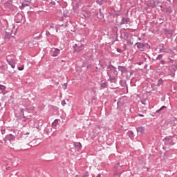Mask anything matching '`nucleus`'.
Returning a JSON list of instances; mask_svg holds the SVG:
<instances>
[{
	"instance_id": "nucleus-43",
	"label": "nucleus",
	"mask_w": 177,
	"mask_h": 177,
	"mask_svg": "<svg viewBox=\"0 0 177 177\" xmlns=\"http://www.w3.org/2000/svg\"><path fill=\"white\" fill-rule=\"evenodd\" d=\"M80 48H84V45H82V46H80Z\"/></svg>"
},
{
	"instance_id": "nucleus-45",
	"label": "nucleus",
	"mask_w": 177,
	"mask_h": 177,
	"mask_svg": "<svg viewBox=\"0 0 177 177\" xmlns=\"http://www.w3.org/2000/svg\"><path fill=\"white\" fill-rule=\"evenodd\" d=\"M168 1V2H171V0H167Z\"/></svg>"
},
{
	"instance_id": "nucleus-30",
	"label": "nucleus",
	"mask_w": 177,
	"mask_h": 177,
	"mask_svg": "<svg viewBox=\"0 0 177 177\" xmlns=\"http://www.w3.org/2000/svg\"><path fill=\"white\" fill-rule=\"evenodd\" d=\"M117 52H118V53H122V50L118 48Z\"/></svg>"
},
{
	"instance_id": "nucleus-20",
	"label": "nucleus",
	"mask_w": 177,
	"mask_h": 177,
	"mask_svg": "<svg viewBox=\"0 0 177 177\" xmlns=\"http://www.w3.org/2000/svg\"><path fill=\"white\" fill-rule=\"evenodd\" d=\"M164 83V80L162 79H160L158 82L157 86H161Z\"/></svg>"
},
{
	"instance_id": "nucleus-22",
	"label": "nucleus",
	"mask_w": 177,
	"mask_h": 177,
	"mask_svg": "<svg viewBox=\"0 0 177 177\" xmlns=\"http://www.w3.org/2000/svg\"><path fill=\"white\" fill-rule=\"evenodd\" d=\"M3 24H4V27L8 28V20L4 19Z\"/></svg>"
},
{
	"instance_id": "nucleus-34",
	"label": "nucleus",
	"mask_w": 177,
	"mask_h": 177,
	"mask_svg": "<svg viewBox=\"0 0 177 177\" xmlns=\"http://www.w3.org/2000/svg\"><path fill=\"white\" fill-rule=\"evenodd\" d=\"M139 117H145V115L143 114H138Z\"/></svg>"
},
{
	"instance_id": "nucleus-39",
	"label": "nucleus",
	"mask_w": 177,
	"mask_h": 177,
	"mask_svg": "<svg viewBox=\"0 0 177 177\" xmlns=\"http://www.w3.org/2000/svg\"><path fill=\"white\" fill-rule=\"evenodd\" d=\"M138 40H139V41H142V38L138 37Z\"/></svg>"
},
{
	"instance_id": "nucleus-9",
	"label": "nucleus",
	"mask_w": 177,
	"mask_h": 177,
	"mask_svg": "<svg viewBox=\"0 0 177 177\" xmlns=\"http://www.w3.org/2000/svg\"><path fill=\"white\" fill-rule=\"evenodd\" d=\"M74 147L77 150H81V149H82V145H81V142H74Z\"/></svg>"
},
{
	"instance_id": "nucleus-36",
	"label": "nucleus",
	"mask_w": 177,
	"mask_h": 177,
	"mask_svg": "<svg viewBox=\"0 0 177 177\" xmlns=\"http://www.w3.org/2000/svg\"><path fill=\"white\" fill-rule=\"evenodd\" d=\"M160 63H161L162 64H164V63H165V62L164 60H162V61L160 62Z\"/></svg>"
},
{
	"instance_id": "nucleus-27",
	"label": "nucleus",
	"mask_w": 177,
	"mask_h": 177,
	"mask_svg": "<svg viewBox=\"0 0 177 177\" xmlns=\"http://www.w3.org/2000/svg\"><path fill=\"white\" fill-rule=\"evenodd\" d=\"M18 70H19V71H23V70H24V66H19V67H18Z\"/></svg>"
},
{
	"instance_id": "nucleus-14",
	"label": "nucleus",
	"mask_w": 177,
	"mask_h": 177,
	"mask_svg": "<svg viewBox=\"0 0 177 177\" xmlns=\"http://www.w3.org/2000/svg\"><path fill=\"white\" fill-rule=\"evenodd\" d=\"M100 85V89H106V88H107V83L106 82H101Z\"/></svg>"
},
{
	"instance_id": "nucleus-44",
	"label": "nucleus",
	"mask_w": 177,
	"mask_h": 177,
	"mask_svg": "<svg viewBox=\"0 0 177 177\" xmlns=\"http://www.w3.org/2000/svg\"><path fill=\"white\" fill-rule=\"evenodd\" d=\"M50 28H53V26H50Z\"/></svg>"
},
{
	"instance_id": "nucleus-1",
	"label": "nucleus",
	"mask_w": 177,
	"mask_h": 177,
	"mask_svg": "<svg viewBox=\"0 0 177 177\" xmlns=\"http://www.w3.org/2000/svg\"><path fill=\"white\" fill-rule=\"evenodd\" d=\"M177 142V138L175 136H168L165 138L166 146H174Z\"/></svg>"
},
{
	"instance_id": "nucleus-15",
	"label": "nucleus",
	"mask_w": 177,
	"mask_h": 177,
	"mask_svg": "<svg viewBox=\"0 0 177 177\" xmlns=\"http://www.w3.org/2000/svg\"><path fill=\"white\" fill-rule=\"evenodd\" d=\"M165 12H166V13H168L169 15L172 13V8L171 6L167 7L165 9Z\"/></svg>"
},
{
	"instance_id": "nucleus-26",
	"label": "nucleus",
	"mask_w": 177,
	"mask_h": 177,
	"mask_svg": "<svg viewBox=\"0 0 177 177\" xmlns=\"http://www.w3.org/2000/svg\"><path fill=\"white\" fill-rule=\"evenodd\" d=\"M62 88L64 91H66V89H67V83H64L63 85H62Z\"/></svg>"
},
{
	"instance_id": "nucleus-24",
	"label": "nucleus",
	"mask_w": 177,
	"mask_h": 177,
	"mask_svg": "<svg viewBox=\"0 0 177 177\" xmlns=\"http://www.w3.org/2000/svg\"><path fill=\"white\" fill-rule=\"evenodd\" d=\"M160 59H162V55L160 54L157 56L156 60H160Z\"/></svg>"
},
{
	"instance_id": "nucleus-48",
	"label": "nucleus",
	"mask_w": 177,
	"mask_h": 177,
	"mask_svg": "<svg viewBox=\"0 0 177 177\" xmlns=\"http://www.w3.org/2000/svg\"><path fill=\"white\" fill-rule=\"evenodd\" d=\"M127 89H128V86H127Z\"/></svg>"
},
{
	"instance_id": "nucleus-40",
	"label": "nucleus",
	"mask_w": 177,
	"mask_h": 177,
	"mask_svg": "<svg viewBox=\"0 0 177 177\" xmlns=\"http://www.w3.org/2000/svg\"><path fill=\"white\" fill-rule=\"evenodd\" d=\"M39 37L40 38H42V35H39Z\"/></svg>"
},
{
	"instance_id": "nucleus-46",
	"label": "nucleus",
	"mask_w": 177,
	"mask_h": 177,
	"mask_svg": "<svg viewBox=\"0 0 177 177\" xmlns=\"http://www.w3.org/2000/svg\"><path fill=\"white\" fill-rule=\"evenodd\" d=\"M1 106H2V104H1V102H0V107H1Z\"/></svg>"
},
{
	"instance_id": "nucleus-28",
	"label": "nucleus",
	"mask_w": 177,
	"mask_h": 177,
	"mask_svg": "<svg viewBox=\"0 0 177 177\" xmlns=\"http://www.w3.org/2000/svg\"><path fill=\"white\" fill-rule=\"evenodd\" d=\"M53 125L54 127H56V125H57V120H55L54 121V122L53 123Z\"/></svg>"
},
{
	"instance_id": "nucleus-10",
	"label": "nucleus",
	"mask_w": 177,
	"mask_h": 177,
	"mask_svg": "<svg viewBox=\"0 0 177 177\" xmlns=\"http://www.w3.org/2000/svg\"><path fill=\"white\" fill-rule=\"evenodd\" d=\"M97 19H104V15H103V13H102V10L100 9L99 10V12L97 13Z\"/></svg>"
},
{
	"instance_id": "nucleus-32",
	"label": "nucleus",
	"mask_w": 177,
	"mask_h": 177,
	"mask_svg": "<svg viewBox=\"0 0 177 177\" xmlns=\"http://www.w3.org/2000/svg\"><path fill=\"white\" fill-rule=\"evenodd\" d=\"M50 3H51V5H54V6L56 5V2H55V1H51Z\"/></svg>"
},
{
	"instance_id": "nucleus-16",
	"label": "nucleus",
	"mask_w": 177,
	"mask_h": 177,
	"mask_svg": "<svg viewBox=\"0 0 177 177\" xmlns=\"http://www.w3.org/2000/svg\"><path fill=\"white\" fill-rule=\"evenodd\" d=\"M24 111H26L24 109H21V114L23 115V118H24V121H26L27 118L24 116Z\"/></svg>"
},
{
	"instance_id": "nucleus-47",
	"label": "nucleus",
	"mask_w": 177,
	"mask_h": 177,
	"mask_svg": "<svg viewBox=\"0 0 177 177\" xmlns=\"http://www.w3.org/2000/svg\"><path fill=\"white\" fill-rule=\"evenodd\" d=\"M86 176H84L83 177H86Z\"/></svg>"
},
{
	"instance_id": "nucleus-7",
	"label": "nucleus",
	"mask_w": 177,
	"mask_h": 177,
	"mask_svg": "<svg viewBox=\"0 0 177 177\" xmlns=\"http://www.w3.org/2000/svg\"><path fill=\"white\" fill-rule=\"evenodd\" d=\"M137 132L138 135H143V133H145V127H138Z\"/></svg>"
},
{
	"instance_id": "nucleus-35",
	"label": "nucleus",
	"mask_w": 177,
	"mask_h": 177,
	"mask_svg": "<svg viewBox=\"0 0 177 177\" xmlns=\"http://www.w3.org/2000/svg\"><path fill=\"white\" fill-rule=\"evenodd\" d=\"M1 133L3 135L5 133V130H1Z\"/></svg>"
},
{
	"instance_id": "nucleus-37",
	"label": "nucleus",
	"mask_w": 177,
	"mask_h": 177,
	"mask_svg": "<svg viewBox=\"0 0 177 177\" xmlns=\"http://www.w3.org/2000/svg\"><path fill=\"white\" fill-rule=\"evenodd\" d=\"M84 17L86 19V18H88V17H89V15H84Z\"/></svg>"
},
{
	"instance_id": "nucleus-31",
	"label": "nucleus",
	"mask_w": 177,
	"mask_h": 177,
	"mask_svg": "<svg viewBox=\"0 0 177 177\" xmlns=\"http://www.w3.org/2000/svg\"><path fill=\"white\" fill-rule=\"evenodd\" d=\"M46 35L48 37V35H50V32L49 31L46 30Z\"/></svg>"
},
{
	"instance_id": "nucleus-2",
	"label": "nucleus",
	"mask_w": 177,
	"mask_h": 177,
	"mask_svg": "<svg viewBox=\"0 0 177 177\" xmlns=\"http://www.w3.org/2000/svg\"><path fill=\"white\" fill-rule=\"evenodd\" d=\"M6 61L7 63L11 66L12 68H15L16 67V60L15 59V56L8 55L6 57Z\"/></svg>"
},
{
	"instance_id": "nucleus-25",
	"label": "nucleus",
	"mask_w": 177,
	"mask_h": 177,
	"mask_svg": "<svg viewBox=\"0 0 177 177\" xmlns=\"http://www.w3.org/2000/svg\"><path fill=\"white\" fill-rule=\"evenodd\" d=\"M78 47L77 44H75V46H73L75 50H77V52H80V50H81V49H77V48Z\"/></svg>"
},
{
	"instance_id": "nucleus-12",
	"label": "nucleus",
	"mask_w": 177,
	"mask_h": 177,
	"mask_svg": "<svg viewBox=\"0 0 177 177\" xmlns=\"http://www.w3.org/2000/svg\"><path fill=\"white\" fill-rule=\"evenodd\" d=\"M109 78L108 79V81H110V82H117V79L114 76H111V75H108Z\"/></svg>"
},
{
	"instance_id": "nucleus-17",
	"label": "nucleus",
	"mask_w": 177,
	"mask_h": 177,
	"mask_svg": "<svg viewBox=\"0 0 177 177\" xmlns=\"http://www.w3.org/2000/svg\"><path fill=\"white\" fill-rule=\"evenodd\" d=\"M160 53H165L167 52V49L164 48V45L162 46V48L159 50Z\"/></svg>"
},
{
	"instance_id": "nucleus-41",
	"label": "nucleus",
	"mask_w": 177,
	"mask_h": 177,
	"mask_svg": "<svg viewBox=\"0 0 177 177\" xmlns=\"http://www.w3.org/2000/svg\"><path fill=\"white\" fill-rule=\"evenodd\" d=\"M26 135H30V133L27 132V133H26Z\"/></svg>"
},
{
	"instance_id": "nucleus-8",
	"label": "nucleus",
	"mask_w": 177,
	"mask_h": 177,
	"mask_svg": "<svg viewBox=\"0 0 177 177\" xmlns=\"http://www.w3.org/2000/svg\"><path fill=\"white\" fill-rule=\"evenodd\" d=\"M130 21L129 18L122 17L120 24H128Z\"/></svg>"
},
{
	"instance_id": "nucleus-3",
	"label": "nucleus",
	"mask_w": 177,
	"mask_h": 177,
	"mask_svg": "<svg viewBox=\"0 0 177 177\" xmlns=\"http://www.w3.org/2000/svg\"><path fill=\"white\" fill-rule=\"evenodd\" d=\"M51 56L53 57H57L60 54V49L59 48H52L51 49Z\"/></svg>"
},
{
	"instance_id": "nucleus-21",
	"label": "nucleus",
	"mask_w": 177,
	"mask_h": 177,
	"mask_svg": "<svg viewBox=\"0 0 177 177\" xmlns=\"http://www.w3.org/2000/svg\"><path fill=\"white\" fill-rule=\"evenodd\" d=\"M167 109V106H162L159 109L156 110V113H161L162 110Z\"/></svg>"
},
{
	"instance_id": "nucleus-6",
	"label": "nucleus",
	"mask_w": 177,
	"mask_h": 177,
	"mask_svg": "<svg viewBox=\"0 0 177 177\" xmlns=\"http://www.w3.org/2000/svg\"><path fill=\"white\" fill-rule=\"evenodd\" d=\"M118 69L122 73V74H124L128 71V69H127V67L125 66H118Z\"/></svg>"
},
{
	"instance_id": "nucleus-13",
	"label": "nucleus",
	"mask_w": 177,
	"mask_h": 177,
	"mask_svg": "<svg viewBox=\"0 0 177 177\" xmlns=\"http://www.w3.org/2000/svg\"><path fill=\"white\" fill-rule=\"evenodd\" d=\"M127 136H129V138H130V139H133V138H135V135L133 134V131H129L127 132Z\"/></svg>"
},
{
	"instance_id": "nucleus-11",
	"label": "nucleus",
	"mask_w": 177,
	"mask_h": 177,
	"mask_svg": "<svg viewBox=\"0 0 177 177\" xmlns=\"http://www.w3.org/2000/svg\"><path fill=\"white\" fill-rule=\"evenodd\" d=\"M113 65H110L106 68L107 75H111V71H113Z\"/></svg>"
},
{
	"instance_id": "nucleus-23",
	"label": "nucleus",
	"mask_w": 177,
	"mask_h": 177,
	"mask_svg": "<svg viewBox=\"0 0 177 177\" xmlns=\"http://www.w3.org/2000/svg\"><path fill=\"white\" fill-rule=\"evenodd\" d=\"M5 89H6V86L0 84V91H5Z\"/></svg>"
},
{
	"instance_id": "nucleus-4",
	"label": "nucleus",
	"mask_w": 177,
	"mask_h": 177,
	"mask_svg": "<svg viewBox=\"0 0 177 177\" xmlns=\"http://www.w3.org/2000/svg\"><path fill=\"white\" fill-rule=\"evenodd\" d=\"M21 8H24L26 6H30L31 5V0H21Z\"/></svg>"
},
{
	"instance_id": "nucleus-29",
	"label": "nucleus",
	"mask_w": 177,
	"mask_h": 177,
	"mask_svg": "<svg viewBox=\"0 0 177 177\" xmlns=\"http://www.w3.org/2000/svg\"><path fill=\"white\" fill-rule=\"evenodd\" d=\"M61 104L64 106H66V101L65 100L62 101Z\"/></svg>"
},
{
	"instance_id": "nucleus-19",
	"label": "nucleus",
	"mask_w": 177,
	"mask_h": 177,
	"mask_svg": "<svg viewBox=\"0 0 177 177\" xmlns=\"http://www.w3.org/2000/svg\"><path fill=\"white\" fill-rule=\"evenodd\" d=\"M120 85L122 86V87L127 86V82H125V80H120Z\"/></svg>"
},
{
	"instance_id": "nucleus-38",
	"label": "nucleus",
	"mask_w": 177,
	"mask_h": 177,
	"mask_svg": "<svg viewBox=\"0 0 177 177\" xmlns=\"http://www.w3.org/2000/svg\"><path fill=\"white\" fill-rule=\"evenodd\" d=\"M96 177H102L100 174H98Z\"/></svg>"
},
{
	"instance_id": "nucleus-5",
	"label": "nucleus",
	"mask_w": 177,
	"mask_h": 177,
	"mask_svg": "<svg viewBox=\"0 0 177 177\" xmlns=\"http://www.w3.org/2000/svg\"><path fill=\"white\" fill-rule=\"evenodd\" d=\"M135 45H137V48L141 50V52L145 51V44L141 42H137Z\"/></svg>"
},
{
	"instance_id": "nucleus-42",
	"label": "nucleus",
	"mask_w": 177,
	"mask_h": 177,
	"mask_svg": "<svg viewBox=\"0 0 177 177\" xmlns=\"http://www.w3.org/2000/svg\"><path fill=\"white\" fill-rule=\"evenodd\" d=\"M59 31V30L57 28H56V32H57Z\"/></svg>"
},
{
	"instance_id": "nucleus-33",
	"label": "nucleus",
	"mask_w": 177,
	"mask_h": 177,
	"mask_svg": "<svg viewBox=\"0 0 177 177\" xmlns=\"http://www.w3.org/2000/svg\"><path fill=\"white\" fill-rule=\"evenodd\" d=\"M138 66H141L142 64H143V62H138Z\"/></svg>"
},
{
	"instance_id": "nucleus-18",
	"label": "nucleus",
	"mask_w": 177,
	"mask_h": 177,
	"mask_svg": "<svg viewBox=\"0 0 177 177\" xmlns=\"http://www.w3.org/2000/svg\"><path fill=\"white\" fill-rule=\"evenodd\" d=\"M112 71L115 75H117L118 74V72L117 71V68L115 66H112Z\"/></svg>"
}]
</instances>
